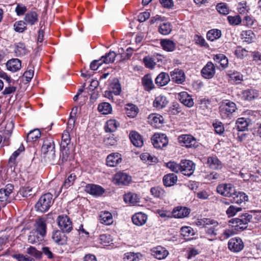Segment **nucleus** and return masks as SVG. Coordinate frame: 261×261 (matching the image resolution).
<instances>
[{
    "mask_svg": "<svg viewBox=\"0 0 261 261\" xmlns=\"http://www.w3.org/2000/svg\"><path fill=\"white\" fill-rule=\"evenodd\" d=\"M232 198V202L238 204H241L244 201H247L248 200V196L243 192L235 191L233 194Z\"/></svg>",
    "mask_w": 261,
    "mask_h": 261,
    "instance_id": "393cba45",
    "label": "nucleus"
},
{
    "mask_svg": "<svg viewBox=\"0 0 261 261\" xmlns=\"http://www.w3.org/2000/svg\"><path fill=\"white\" fill-rule=\"evenodd\" d=\"M110 90L113 92L115 95H118L121 92V87L118 81L116 79L113 80L110 85Z\"/></svg>",
    "mask_w": 261,
    "mask_h": 261,
    "instance_id": "a18cd8bd",
    "label": "nucleus"
},
{
    "mask_svg": "<svg viewBox=\"0 0 261 261\" xmlns=\"http://www.w3.org/2000/svg\"><path fill=\"white\" fill-rule=\"evenodd\" d=\"M85 191L94 196H100L105 191V189L100 186L94 184H88L85 188Z\"/></svg>",
    "mask_w": 261,
    "mask_h": 261,
    "instance_id": "2eb2a0df",
    "label": "nucleus"
},
{
    "mask_svg": "<svg viewBox=\"0 0 261 261\" xmlns=\"http://www.w3.org/2000/svg\"><path fill=\"white\" fill-rule=\"evenodd\" d=\"M41 137V132L39 129H35L29 132L27 136L28 142H35Z\"/></svg>",
    "mask_w": 261,
    "mask_h": 261,
    "instance_id": "49530a36",
    "label": "nucleus"
},
{
    "mask_svg": "<svg viewBox=\"0 0 261 261\" xmlns=\"http://www.w3.org/2000/svg\"><path fill=\"white\" fill-rule=\"evenodd\" d=\"M124 261H139V259L137 254L133 252H128L124 254Z\"/></svg>",
    "mask_w": 261,
    "mask_h": 261,
    "instance_id": "774afa93",
    "label": "nucleus"
},
{
    "mask_svg": "<svg viewBox=\"0 0 261 261\" xmlns=\"http://www.w3.org/2000/svg\"><path fill=\"white\" fill-rule=\"evenodd\" d=\"M99 222L105 225H109L113 223V216L108 211H102L99 215Z\"/></svg>",
    "mask_w": 261,
    "mask_h": 261,
    "instance_id": "5701e85b",
    "label": "nucleus"
},
{
    "mask_svg": "<svg viewBox=\"0 0 261 261\" xmlns=\"http://www.w3.org/2000/svg\"><path fill=\"white\" fill-rule=\"evenodd\" d=\"M14 186L12 184H7L4 188L0 189V203L3 206L10 202Z\"/></svg>",
    "mask_w": 261,
    "mask_h": 261,
    "instance_id": "423d86ee",
    "label": "nucleus"
},
{
    "mask_svg": "<svg viewBox=\"0 0 261 261\" xmlns=\"http://www.w3.org/2000/svg\"><path fill=\"white\" fill-rule=\"evenodd\" d=\"M53 203V195L47 193L40 197L35 205V208L37 211L44 213L49 210Z\"/></svg>",
    "mask_w": 261,
    "mask_h": 261,
    "instance_id": "20e7f679",
    "label": "nucleus"
},
{
    "mask_svg": "<svg viewBox=\"0 0 261 261\" xmlns=\"http://www.w3.org/2000/svg\"><path fill=\"white\" fill-rule=\"evenodd\" d=\"M190 213V209L186 207H176L173 209L172 215L176 218H182L188 216Z\"/></svg>",
    "mask_w": 261,
    "mask_h": 261,
    "instance_id": "bb28decb",
    "label": "nucleus"
},
{
    "mask_svg": "<svg viewBox=\"0 0 261 261\" xmlns=\"http://www.w3.org/2000/svg\"><path fill=\"white\" fill-rule=\"evenodd\" d=\"M36 232L32 231L28 237V242L31 244L39 243L43 238H41Z\"/></svg>",
    "mask_w": 261,
    "mask_h": 261,
    "instance_id": "603ef678",
    "label": "nucleus"
},
{
    "mask_svg": "<svg viewBox=\"0 0 261 261\" xmlns=\"http://www.w3.org/2000/svg\"><path fill=\"white\" fill-rule=\"evenodd\" d=\"M152 255L158 259H163L167 257L168 251L164 247L157 246L151 250Z\"/></svg>",
    "mask_w": 261,
    "mask_h": 261,
    "instance_id": "412c9836",
    "label": "nucleus"
},
{
    "mask_svg": "<svg viewBox=\"0 0 261 261\" xmlns=\"http://www.w3.org/2000/svg\"><path fill=\"white\" fill-rule=\"evenodd\" d=\"M221 36V32L218 29H213L209 31L206 34L207 39L208 40L213 41L218 38Z\"/></svg>",
    "mask_w": 261,
    "mask_h": 261,
    "instance_id": "09e8293b",
    "label": "nucleus"
},
{
    "mask_svg": "<svg viewBox=\"0 0 261 261\" xmlns=\"http://www.w3.org/2000/svg\"><path fill=\"white\" fill-rule=\"evenodd\" d=\"M46 225L45 221L42 219H39L36 222V229L34 231L39 234L41 238H43L46 234Z\"/></svg>",
    "mask_w": 261,
    "mask_h": 261,
    "instance_id": "7c9ffc66",
    "label": "nucleus"
},
{
    "mask_svg": "<svg viewBox=\"0 0 261 261\" xmlns=\"http://www.w3.org/2000/svg\"><path fill=\"white\" fill-rule=\"evenodd\" d=\"M170 81L169 74L166 72H162L155 78V83L158 86L162 87L167 85Z\"/></svg>",
    "mask_w": 261,
    "mask_h": 261,
    "instance_id": "b1692460",
    "label": "nucleus"
},
{
    "mask_svg": "<svg viewBox=\"0 0 261 261\" xmlns=\"http://www.w3.org/2000/svg\"><path fill=\"white\" fill-rule=\"evenodd\" d=\"M142 83L145 90L150 91L154 88L152 79L150 74H146L142 78Z\"/></svg>",
    "mask_w": 261,
    "mask_h": 261,
    "instance_id": "473e14b6",
    "label": "nucleus"
},
{
    "mask_svg": "<svg viewBox=\"0 0 261 261\" xmlns=\"http://www.w3.org/2000/svg\"><path fill=\"white\" fill-rule=\"evenodd\" d=\"M15 52L17 56H24L27 54L25 45L22 43H18L16 46Z\"/></svg>",
    "mask_w": 261,
    "mask_h": 261,
    "instance_id": "13d9d810",
    "label": "nucleus"
},
{
    "mask_svg": "<svg viewBox=\"0 0 261 261\" xmlns=\"http://www.w3.org/2000/svg\"><path fill=\"white\" fill-rule=\"evenodd\" d=\"M166 166L171 171L178 173L180 171V163L177 164L174 162H169L166 164Z\"/></svg>",
    "mask_w": 261,
    "mask_h": 261,
    "instance_id": "69168bd1",
    "label": "nucleus"
},
{
    "mask_svg": "<svg viewBox=\"0 0 261 261\" xmlns=\"http://www.w3.org/2000/svg\"><path fill=\"white\" fill-rule=\"evenodd\" d=\"M206 164L211 169L218 170L222 168L221 162L216 156H208L207 158Z\"/></svg>",
    "mask_w": 261,
    "mask_h": 261,
    "instance_id": "a878e982",
    "label": "nucleus"
},
{
    "mask_svg": "<svg viewBox=\"0 0 261 261\" xmlns=\"http://www.w3.org/2000/svg\"><path fill=\"white\" fill-rule=\"evenodd\" d=\"M57 222L58 226L63 232H69L72 230V222L67 216H59L57 218Z\"/></svg>",
    "mask_w": 261,
    "mask_h": 261,
    "instance_id": "6e6552de",
    "label": "nucleus"
},
{
    "mask_svg": "<svg viewBox=\"0 0 261 261\" xmlns=\"http://www.w3.org/2000/svg\"><path fill=\"white\" fill-rule=\"evenodd\" d=\"M252 219V215L248 213H245L236 218L232 219L230 222H231L234 227V229L237 231H242L247 228L248 224Z\"/></svg>",
    "mask_w": 261,
    "mask_h": 261,
    "instance_id": "39448f33",
    "label": "nucleus"
},
{
    "mask_svg": "<svg viewBox=\"0 0 261 261\" xmlns=\"http://www.w3.org/2000/svg\"><path fill=\"white\" fill-rule=\"evenodd\" d=\"M162 116L159 114H151L148 117V121L152 126L157 127L158 125L163 122Z\"/></svg>",
    "mask_w": 261,
    "mask_h": 261,
    "instance_id": "72a5a7b5",
    "label": "nucleus"
},
{
    "mask_svg": "<svg viewBox=\"0 0 261 261\" xmlns=\"http://www.w3.org/2000/svg\"><path fill=\"white\" fill-rule=\"evenodd\" d=\"M126 114L127 116L130 118H134L137 116L139 112L138 107L132 103H128L126 105Z\"/></svg>",
    "mask_w": 261,
    "mask_h": 261,
    "instance_id": "4c0bfd02",
    "label": "nucleus"
},
{
    "mask_svg": "<svg viewBox=\"0 0 261 261\" xmlns=\"http://www.w3.org/2000/svg\"><path fill=\"white\" fill-rule=\"evenodd\" d=\"M201 73L202 76L206 79L213 78L216 73V68L214 64L211 61L208 62L202 69Z\"/></svg>",
    "mask_w": 261,
    "mask_h": 261,
    "instance_id": "ddd939ff",
    "label": "nucleus"
},
{
    "mask_svg": "<svg viewBox=\"0 0 261 261\" xmlns=\"http://www.w3.org/2000/svg\"><path fill=\"white\" fill-rule=\"evenodd\" d=\"M77 108H75V112H74V109L72 110L70 114V116L68 120V127L71 129H72L74 125V123L75 121V115L76 114Z\"/></svg>",
    "mask_w": 261,
    "mask_h": 261,
    "instance_id": "bf43d9fd",
    "label": "nucleus"
},
{
    "mask_svg": "<svg viewBox=\"0 0 261 261\" xmlns=\"http://www.w3.org/2000/svg\"><path fill=\"white\" fill-rule=\"evenodd\" d=\"M64 232L60 230H54L52 232L51 238L54 242L60 245L65 244L67 241V237Z\"/></svg>",
    "mask_w": 261,
    "mask_h": 261,
    "instance_id": "dca6fc26",
    "label": "nucleus"
},
{
    "mask_svg": "<svg viewBox=\"0 0 261 261\" xmlns=\"http://www.w3.org/2000/svg\"><path fill=\"white\" fill-rule=\"evenodd\" d=\"M242 210V208L240 207H238L233 205H231L226 210V213L228 217H233L238 212L241 211Z\"/></svg>",
    "mask_w": 261,
    "mask_h": 261,
    "instance_id": "4d7b16f0",
    "label": "nucleus"
},
{
    "mask_svg": "<svg viewBox=\"0 0 261 261\" xmlns=\"http://www.w3.org/2000/svg\"><path fill=\"white\" fill-rule=\"evenodd\" d=\"M119 126V123L116 120H109L105 126V131L107 133H113L117 130Z\"/></svg>",
    "mask_w": 261,
    "mask_h": 261,
    "instance_id": "c9c22d12",
    "label": "nucleus"
},
{
    "mask_svg": "<svg viewBox=\"0 0 261 261\" xmlns=\"http://www.w3.org/2000/svg\"><path fill=\"white\" fill-rule=\"evenodd\" d=\"M41 155L45 162L54 164L56 161L55 144L51 137L43 140L41 149Z\"/></svg>",
    "mask_w": 261,
    "mask_h": 261,
    "instance_id": "f257e3e1",
    "label": "nucleus"
},
{
    "mask_svg": "<svg viewBox=\"0 0 261 261\" xmlns=\"http://www.w3.org/2000/svg\"><path fill=\"white\" fill-rule=\"evenodd\" d=\"M236 127L239 131H244L248 127V122L244 118H239L236 123Z\"/></svg>",
    "mask_w": 261,
    "mask_h": 261,
    "instance_id": "8fccbe9b",
    "label": "nucleus"
},
{
    "mask_svg": "<svg viewBox=\"0 0 261 261\" xmlns=\"http://www.w3.org/2000/svg\"><path fill=\"white\" fill-rule=\"evenodd\" d=\"M151 194L155 197L161 198L165 195L164 190L160 187H153L150 189Z\"/></svg>",
    "mask_w": 261,
    "mask_h": 261,
    "instance_id": "864d4df0",
    "label": "nucleus"
},
{
    "mask_svg": "<svg viewBox=\"0 0 261 261\" xmlns=\"http://www.w3.org/2000/svg\"><path fill=\"white\" fill-rule=\"evenodd\" d=\"M231 80L240 82L243 80V75L238 71H229L227 74Z\"/></svg>",
    "mask_w": 261,
    "mask_h": 261,
    "instance_id": "6e6d98bb",
    "label": "nucleus"
},
{
    "mask_svg": "<svg viewBox=\"0 0 261 261\" xmlns=\"http://www.w3.org/2000/svg\"><path fill=\"white\" fill-rule=\"evenodd\" d=\"M121 161V155L117 152L112 153L107 158V165L110 167H115Z\"/></svg>",
    "mask_w": 261,
    "mask_h": 261,
    "instance_id": "a211bd4d",
    "label": "nucleus"
},
{
    "mask_svg": "<svg viewBox=\"0 0 261 261\" xmlns=\"http://www.w3.org/2000/svg\"><path fill=\"white\" fill-rule=\"evenodd\" d=\"M147 220V216L142 212L137 213L132 217V221L137 226H142L145 224Z\"/></svg>",
    "mask_w": 261,
    "mask_h": 261,
    "instance_id": "4be33fe9",
    "label": "nucleus"
},
{
    "mask_svg": "<svg viewBox=\"0 0 261 261\" xmlns=\"http://www.w3.org/2000/svg\"><path fill=\"white\" fill-rule=\"evenodd\" d=\"M27 23L25 21H18L14 23V29L16 32L19 33L23 32L25 30L27 29Z\"/></svg>",
    "mask_w": 261,
    "mask_h": 261,
    "instance_id": "5fc2aeb1",
    "label": "nucleus"
},
{
    "mask_svg": "<svg viewBox=\"0 0 261 261\" xmlns=\"http://www.w3.org/2000/svg\"><path fill=\"white\" fill-rule=\"evenodd\" d=\"M6 66L8 70L15 72L20 69L21 67V62L18 59H12L8 60L6 63Z\"/></svg>",
    "mask_w": 261,
    "mask_h": 261,
    "instance_id": "aec40b11",
    "label": "nucleus"
},
{
    "mask_svg": "<svg viewBox=\"0 0 261 261\" xmlns=\"http://www.w3.org/2000/svg\"><path fill=\"white\" fill-rule=\"evenodd\" d=\"M100 243L103 246H108L112 242V239L110 234H103L99 237Z\"/></svg>",
    "mask_w": 261,
    "mask_h": 261,
    "instance_id": "052dcab7",
    "label": "nucleus"
},
{
    "mask_svg": "<svg viewBox=\"0 0 261 261\" xmlns=\"http://www.w3.org/2000/svg\"><path fill=\"white\" fill-rule=\"evenodd\" d=\"M161 44L163 48L167 51H172L175 48V43L173 41L169 39L161 40Z\"/></svg>",
    "mask_w": 261,
    "mask_h": 261,
    "instance_id": "a19ab883",
    "label": "nucleus"
},
{
    "mask_svg": "<svg viewBox=\"0 0 261 261\" xmlns=\"http://www.w3.org/2000/svg\"><path fill=\"white\" fill-rule=\"evenodd\" d=\"M178 142L182 146L188 148H196L198 146V143L196 140L191 135H182L178 138Z\"/></svg>",
    "mask_w": 261,
    "mask_h": 261,
    "instance_id": "1a4fd4ad",
    "label": "nucleus"
},
{
    "mask_svg": "<svg viewBox=\"0 0 261 261\" xmlns=\"http://www.w3.org/2000/svg\"><path fill=\"white\" fill-rule=\"evenodd\" d=\"M25 252L35 257H40L41 256V252L37 250L35 247L32 246L28 247L26 248Z\"/></svg>",
    "mask_w": 261,
    "mask_h": 261,
    "instance_id": "680f3d73",
    "label": "nucleus"
},
{
    "mask_svg": "<svg viewBox=\"0 0 261 261\" xmlns=\"http://www.w3.org/2000/svg\"><path fill=\"white\" fill-rule=\"evenodd\" d=\"M164 186L166 187H170L173 186L177 180V176L173 174L170 173L165 175L163 179Z\"/></svg>",
    "mask_w": 261,
    "mask_h": 261,
    "instance_id": "f704fd0d",
    "label": "nucleus"
},
{
    "mask_svg": "<svg viewBox=\"0 0 261 261\" xmlns=\"http://www.w3.org/2000/svg\"><path fill=\"white\" fill-rule=\"evenodd\" d=\"M213 59L216 63L220 64L223 68H225L227 67L228 60L224 55L221 54L216 55Z\"/></svg>",
    "mask_w": 261,
    "mask_h": 261,
    "instance_id": "58836bf2",
    "label": "nucleus"
},
{
    "mask_svg": "<svg viewBox=\"0 0 261 261\" xmlns=\"http://www.w3.org/2000/svg\"><path fill=\"white\" fill-rule=\"evenodd\" d=\"M195 169V165L191 161L182 160L180 162V171L186 176L191 175Z\"/></svg>",
    "mask_w": 261,
    "mask_h": 261,
    "instance_id": "9b49d317",
    "label": "nucleus"
},
{
    "mask_svg": "<svg viewBox=\"0 0 261 261\" xmlns=\"http://www.w3.org/2000/svg\"><path fill=\"white\" fill-rule=\"evenodd\" d=\"M234 53L238 58L243 59L247 56L248 51L241 46H238L234 50Z\"/></svg>",
    "mask_w": 261,
    "mask_h": 261,
    "instance_id": "e2e57ef3",
    "label": "nucleus"
},
{
    "mask_svg": "<svg viewBox=\"0 0 261 261\" xmlns=\"http://www.w3.org/2000/svg\"><path fill=\"white\" fill-rule=\"evenodd\" d=\"M98 110L101 114L107 115L111 113L112 111V108L109 103L104 102L100 103L98 105Z\"/></svg>",
    "mask_w": 261,
    "mask_h": 261,
    "instance_id": "37998d69",
    "label": "nucleus"
},
{
    "mask_svg": "<svg viewBox=\"0 0 261 261\" xmlns=\"http://www.w3.org/2000/svg\"><path fill=\"white\" fill-rule=\"evenodd\" d=\"M244 247L243 241L238 237L231 239L228 243L229 249L234 252H240L244 248Z\"/></svg>",
    "mask_w": 261,
    "mask_h": 261,
    "instance_id": "f8f14e48",
    "label": "nucleus"
},
{
    "mask_svg": "<svg viewBox=\"0 0 261 261\" xmlns=\"http://www.w3.org/2000/svg\"><path fill=\"white\" fill-rule=\"evenodd\" d=\"M131 180V177L126 173L119 172L115 174L113 181L118 185H126Z\"/></svg>",
    "mask_w": 261,
    "mask_h": 261,
    "instance_id": "4468645a",
    "label": "nucleus"
},
{
    "mask_svg": "<svg viewBox=\"0 0 261 261\" xmlns=\"http://www.w3.org/2000/svg\"><path fill=\"white\" fill-rule=\"evenodd\" d=\"M24 20L27 24L34 25L38 20V15L35 11L29 12L25 14Z\"/></svg>",
    "mask_w": 261,
    "mask_h": 261,
    "instance_id": "c756f323",
    "label": "nucleus"
},
{
    "mask_svg": "<svg viewBox=\"0 0 261 261\" xmlns=\"http://www.w3.org/2000/svg\"><path fill=\"white\" fill-rule=\"evenodd\" d=\"M258 96V92L253 89H248L242 93V98L246 100H251Z\"/></svg>",
    "mask_w": 261,
    "mask_h": 261,
    "instance_id": "2f4dec72",
    "label": "nucleus"
},
{
    "mask_svg": "<svg viewBox=\"0 0 261 261\" xmlns=\"http://www.w3.org/2000/svg\"><path fill=\"white\" fill-rule=\"evenodd\" d=\"M234 187L230 184H222L218 185L217 188V192L226 197H231L235 192Z\"/></svg>",
    "mask_w": 261,
    "mask_h": 261,
    "instance_id": "9d476101",
    "label": "nucleus"
},
{
    "mask_svg": "<svg viewBox=\"0 0 261 261\" xmlns=\"http://www.w3.org/2000/svg\"><path fill=\"white\" fill-rule=\"evenodd\" d=\"M172 31V27L169 22H163L159 27V32L163 35L169 34Z\"/></svg>",
    "mask_w": 261,
    "mask_h": 261,
    "instance_id": "c03bdc74",
    "label": "nucleus"
},
{
    "mask_svg": "<svg viewBox=\"0 0 261 261\" xmlns=\"http://www.w3.org/2000/svg\"><path fill=\"white\" fill-rule=\"evenodd\" d=\"M168 103L167 98L162 95L156 96L153 101V107L158 109H162L165 108Z\"/></svg>",
    "mask_w": 261,
    "mask_h": 261,
    "instance_id": "cd10ccee",
    "label": "nucleus"
},
{
    "mask_svg": "<svg viewBox=\"0 0 261 261\" xmlns=\"http://www.w3.org/2000/svg\"><path fill=\"white\" fill-rule=\"evenodd\" d=\"M24 151V147L23 145H21L19 148L15 151L12 155L10 156L9 159V164L11 165V166L14 165L15 164V161L16 158L19 156L20 153Z\"/></svg>",
    "mask_w": 261,
    "mask_h": 261,
    "instance_id": "3c124183",
    "label": "nucleus"
},
{
    "mask_svg": "<svg viewBox=\"0 0 261 261\" xmlns=\"http://www.w3.org/2000/svg\"><path fill=\"white\" fill-rule=\"evenodd\" d=\"M171 80L177 84H182L185 81V75L182 70L176 68L170 72Z\"/></svg>",
    "mask_w": 261,
    "mask_h": 261,
    "instance_id": "f3484780",
    "label": "nucleus"
},
{
    "mask_svg": "<svg viewBox=\"0 0 261 261\" xmlns=\"http://www.w3.org/2000/svg\"><path fill=\"white\" fill-rule=\"evenodd\" d=\"M124 200L126 203L135 204L139 202L140 198L135 193H128L124 195Z\"/></svg>",
    "mask_w": 261,
    "mask_h": 261,
    "instance_id": "ea45409f",
    "label": "nucleus"
},
{
    "mask_svg": "<svg viewBox=\"0 0 261 261\" xmlns=\"http://www.w3.org/2000/svg\"><path fill=\"white\" fill-rule=\"evenodd\" d=\"M237 109L236 103L229 100H226L219 107V113L223 119H231L232 114Z\"/></svg>",
    "mask_w": 261,
    "mask_h": 261,
    "instance_id": "7ed1b4c3",
    "label": "nucleus"
},
{
    "mask_svg": "<svg viewBox=\"0 0 261 261\" xmlns=\"http://www.w3.org/2000/svg\"><path fill=\"white\" fill-rule=\"evenodd\" d=\"M129 138L134 146L141 147L143 145L142 137L136 132H131L129 134Z\"/></svg>",
    "mask_w": 261,
    "mask_h": 261,
    "instance_id": "c85d7f7f",
    "label": "nucleus"
},
{
    "mask_svg": "<svg viewBox=\"0 0 261 261\" xmlns=\"http://www.w3.org/2000/svg\"><path fill=\"white\" fill-rule=\"evenodd\" d=\"M178 99L185 106L188 107H192L194 105V101L191 96L187 92H181L178 94Z\"/></svg>",
    "mask_w": 261,
    "mask_h": 261,
    "instance_id": "6ab92c4d",
    "label": "nucleus"
},
{
    "mask_svg": "<svg viewBox=\"0 0 261 261\" xmlns=\"http://www.w3.org/2000/svg\"><path fill=\"white\" fill-rule=\"evenodd\" d=\"M217 10L223 15H227L229 13V9L225 3H219L216 6Z\"/></svg>",
    "mask_w": 261,
    "mask_h": 261,
    "instance_id": "0e129e2a",
    "label": "nucleus"
},
{
    "mask_svg": "<svg viewBox=\"0 0 261 261\" xmlns=\"http://www.w3.org/2000/svg\"><path fill=\"white\" fill-rule=\"evenodd\" d=\"M180 233L187 240H190L191 237L195 234L194 231L190 226H184L180 228Z\"/></svg>",
    "mask_w": 261,
    "mask_h": 261,
    "instance_id": "79ce46f5",
    "label": "nucleus"
},
{
    "mask_svg": "<svg viewBox=\"0 0 261 261\" xmlns=\"http://www.w3.org/2000/svg\"><path fill=\"white\" fill-rule=\"evenodd\" d=\"M117 55L113 51H110L109 53L106 54L105 56L101 57V61L102 63L110 64L114 62Z\"/></svg>",
    "mask_w": 261,
    "mask_h": 261,
    "instance_id": "de8ad7c7",
    "label": "nucleus"
},
{
    "mask_svg": "<svg viewBox=\"0 0 261 261\" xmlns=\"http://www.w3.org/2000/svg\"><path fill=\"white\" fill-rule=\"evenodd\" d=\"M197 226L206 227L207 225H213L215 227L218 226V222L214 220L208 218L199 219L196 222Z\"/></svg>",
    "mask_w": 261,
    "mask_h": 261,
    "instance_id": "e433bc0d",
    "label": "nucleus"
},
{
    "mask_svg": "<svg viewBox=\"0 0 261 261\" xmlns=\"http://www.w3.org/2000/svg\"><path fill=\"white\" fill-rule=\"evenodd\" d=\"M152 143L156 148H162L166 146L168 143L167 136L164 134H155L151 138Z\"/></svg>",
    "mask_w": 261,
    "mask_h": 261,
    "instance_id": "0eeeda50",
    "label": "nucleus"
},
{
    "mask_svg": "<svg viewBox=\"0 0 261 261\" xmlns=\"http://www.w3.org/2000/svg\"><path fill=\"white\" fill-rule=\"evenodd\" d=\"M71 139L69 132L67 130L64 131L60 144V160L62 162H66L71 153L70 150V143Z\"/></svg>",
    "mask_w": 261,
    "mask_h": 261,
    "instance_id": "f03ea898",
    "label": "nucleus"
},
{
    "mask_svg": "<svg viewBox=\"0 0 261 261\" xmlns=\"http://www.w3.org/2000/svg\"><path fill=\"white\" fill-rule=\"evenodd\" d=\"M227 20L231 25H238L242 21L241 17L239 15L234 16H228Z\"/></svg>",
    "mask_w": 261,
    "mask_h": 261,
    "instance_id": "338daca9",
    "label": "nucleus"
}]
</instances>
